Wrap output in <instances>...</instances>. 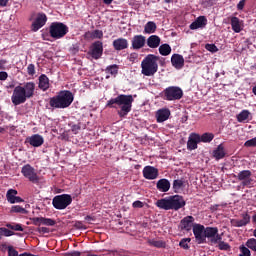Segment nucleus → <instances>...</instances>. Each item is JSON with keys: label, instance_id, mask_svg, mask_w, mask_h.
Instances as JSON below:
<instances>
[{"label": "nucleus", "instance_id": "obj_1", "mask_svg": "<svg viewBox=\"0 0 256 256\" xmlns=\"http://www.w3.org/2000/svg\"><path fill=\"white\" fill-rule=\"evenodd\" d=\"M133 95L120 94L116 98H111L107 101L106 107L110 109H117L120 107V110L117 111L119 117H127L131 113L133 107Z\"/></svg>", "mask_w": 256, "mask_h": 256}, {"label": "nucleus", "instance_id": "obj_2", "mask_svg": "<svg viewBox=\"0 0 256 256\" xmlns=\"http://www.w3.org/2000/svg\"><path fill=\"white\" fill-rule=\"evenodd\" d=\"M74 99L73 92L61 90L57 95L50 98L49 105L52 109H67V107H71Z\"/></svg>", "mask_w": 256, "mask_h": 256}, {"label": "nucleus", "instance_id": "obj_3", "mask_svg": "<svg viewBox=\"0 0 256 256\" xmlns=\"http://www.w3.org/2000/svg\"><path fill=\"white\" fill-rule=\"evenodd\" d=\"M69 33V27L63 22H52L49 26V32L42 30L41 37L43 41H51L52 39H63Z\"/></svg>", "mask_w": 256, "mask_h": 256}, {"label": "nucleus", "instance_id": "obj_4", "mask_svg": "<svg viewBox=\"0 0 256 256\" xmlns=\"http://www.w3.org/2000/svg\"><path fill=\"white\" fill-rule=\"evenodd\" d=\"M159 59H161V57L148 54L141 62L142 75H145V77H153V75L159 71V64L157 63Z\"/></svg>", "mask_w": 256, "mask_h": 256}, {"label": "nucleus", "instance_id": "obj_5", "mask_svg": "<svg viewBox=\"0 0 256 256\" xmlns=\"http://www.w3.org/2000/svg\"><path fill=\"white\" fill-rule=\"evenodd\" d=\"M160 97L164 101H179L183 99V89L179 86H169L160 93Z\"/></svg>", "mask_w": 256, "mask_h": 256}, {"label": "nucleus", "instance_id": "obj_6", "mask_svg": "<svg viewBox=\"0 0 256 256\" xmlns=\"http://www.w3.org/2000/svg\"><path fill=\"white\" fill-rule=\"evenodd\" d=\"M71 203H73V197L70 194L57 195L52 199V205L58 211L67 209Z\"/></svg>", "mask_w": 256, "mask_h": 256}, {"label": "nucleus", "instance_id": "obj_7", "mask_svg": "<svg viewBox=\"0 0 256 256\" xmlns=\"http://www.w3.org/2000/svg\"><path fill=\"white\" fill-rule=\"evenodd\" d=\"M205 242L209 239L211 245H217L219 241L223 240V237L219 234V228L206 227L204 230Z\"/></svg>", "mask_w": 256, "mask_h": 256}, {"label": "nucleus", "instance_id": "obj_8", "mask_svg": "<svg viewBox=\"0 0 256 256\" xmlns=\"http://www.w3.org/2000/svg\"><path fill=\"white\" fill-rule=\"evenodd\" d=\"M27 99L29 98L25 95V89L23 86H16L11 97L13 105H23Z\"/></svg>", "mask_w": 256, "mask_h": 256}, {"label": "nucleus", "instance_id": "obj_9", "mask_svg": "<svg viewBox=\"0 0 256 256\" xmlns=\"http://www.w3.org/2000/svg\"><path fill=\"white\" fill-rule=\"evenodd\" d=\"M47 19L48 18L46 13L39 12L31 24V31H33V33H37L39 29H42V27H45V25H47Z\"/></svg>", "mask_w": 256, "mask_h": 256}, {"label": "nucleus", "instance_id": "obj_10", "mask_svg": "<svg viewBox=\"0 0 256 256\" xmlns=\"http://www.w3.org/2000/svg\"><path fill=\"white\" fill-rule=\"evenodd\" d=\"M88 55L95 60L101 59L103 57V43L99 40L93 42L89 48Z\"/></svg>", "mask_w": 256, "mask_h": 256}, {"label": "nucleus", "instance_id": "obj_11", "mask_svg": "<svg viewBox=\"0 0 256 256\" xmlns=\"http://www.w3.org/2000/svg\"><path fill=\"white\" fill-rule=\"evenodd\" d=\"M21 173L26 177V179H29L31 183H39V176H37V173H35V168H33L30 164L24 165Z\"/></svg>", "mask_w": 256, "mask_h": 256}, {"label": "nucleus", "instance_id": "obj_12", "mask_svg": "<svg viewBox=\"0 0 256 256\" xmlns=\"http://www.w3.org/2000/svg\"><path fill=\"white\" fill-rule=\"evenodd\" d=\"M251 175H253L251 170H242L235 177L238 181H242V187H249L253 183Z\"/></svg>", "mask_w": 256, "mask_h": 256}, {"label": "nucleus", "instance_id": "obj_13", "mask_svg": "<svg viewBox=\"0 0 256 256\" xmlns=\"http://www.w3.org/2000/svg\"><path fill=\"white\" fill-rule=\"evenodd\" d=\"M205 229H206L205 226L201 224L193 225V234L195 236V239L198 245L205 243Z\"/></svg>", "mask_w": 256, "mask_h": 256}, {"label": "nucleus", "instance_id": "obj_14", "mask_svg": "<svg viewBox=\"0 0 256 256\" xmlns=\"http://www.w3.org/2000/svg\"><path fill=\"white\" fill-rule=\"evenodd\" d=\"M185 205H186V202L183 196L181 195L170 196V209L174 211H179V209H183Z\"/></svg>", "mask_w": 256, "mask_h": 256}, {"label": "nucleus", "instance_id": "obj_15", "mask_svg": "<svg viewBox=\"0 0 256 256\" xmlns=\"http://www.w3.org/2000/svg\"><path fill=\"white\" fill-rule=\"evenodd\" d=\"M142 173L144 179H148L149 181H153V179H157L159 177V169L153 166H145Z\"/></svg>", "mask_w": 256, "mask_h": 256}, {"label": "nucleus", "instance_id": "obj_16", "mask_svg": "<svg viewBox=\"0 0 256 256\" xmlns=\"http://www.w3.org/2000/svg\"><path fill=\"white\" fill-rule=\"evenodd\" d=\"M146 43L147 39L145 38V36L135 35L131 40V48L134 49V51H139V49H143V47H145Z\"/></svg>", "mask_w": 256, "mask_h": 256}, {"label": "nucleus", "instance_id": "obj_17", "mask_svg": "<svg viewBox=\"0 0 256 256\" xmlns=\"http://www.w3.org/2000/svg\"><path fill=\"white\" fill-rule=\"evenodd\" d=\"M232 227H247L251 223V216L248 213L242 214V219H232L230 221Z\"/></svg>", "mask_w": 256, "mask_h": 256}, {"label": "nucleus", "instance_id": "obj_18", "mask_svg": "<svg viewBox=\"0 0 256 256\" xmlns=\"http://www.w3.org/2000/svg\"><path fill=\"white\" fill-rule=\"evenodd\" d=\"M201 143L200 135L196 133L190 134L187 142V149L188 151H194V149H197V145Z\"/></svg>", "mask_w": 256, "mask_h": 256}, {"label": "nucleus", "instance_id": "obj_19", "mask_svg": "<svg viewBox=\"0 0 256 256\" xmlns=\"http://www.w3.org/2000/svg\"><path fill=\"white\" fill-rule=\"evenodd\" d=\"M195 218L193 216H186L180 221L181 231H191Z\"/></svg>", "mask_w": 256, "mask_h": 256}, {"label": "nucleus", "instance_id": "obj_20", "mask_svg": "<svg viewBox=\"0 0 256 256\" xmlns=\"http://www.w3.org/2000/svg\"><path fill=\"white\" fill-rule=\"evenodd\" d=\"M26 142L29 143L32 147H41V145L45 143V139H43V136L39 134H33L26 139Z\"/></svg>", "mask_w": 256, "mask_h": 256}, {"label": "nucleus", "instance_id": "obj_21", "mask_svg": "<svg viewBox=\"0 0 256 256\" xmlns=\"http://www.w3.org/2000/svg\"><path fill=\"white\" fill-rule=\"evenodd\" d=\"M115 51H123L129 48V40L125 38H118L112 42Z\"/></svg>", "mask_w": 256, "mask_h": 256}, {"label": "nucleus", "instance_id": "obj_22", "mask_svg": "<svg viewBox=\"0 0 256 256\" xmlns=\"http://www.w3.org/2000/svg\"><path fill=\"white\" fill-rule=\"evenodd\" d=\"M171 63L172 67L179 70L182 67H185V58L180 54H173L171 57Z\"/></svg>", "mask_w": 256, "mask_h": 256}, {"label": "nucleus", "instance_id": "obj_23", "mask_svg": "<svg viewBox=\"0 0 256 256\" xmlns=\"http://www.w3.org/2000/svg\"><path fill=\"white\" fill-rule=\"evenodd\" d=\"M171 117V110L168 108L160 109L156 112L157 123H165Z\"/></svg>", "mask_w": 256, "mask_h": 256}, {"label": "nucleus", "instance_id": "obj_24", "mask_svg": "<svg viewBox=\"0 0 256 256\" xmlns=\"http://www.w3.org/2000/svg\"><path fill=\"white\" fill-rule=\"evenodd\" d=\"M207 26V17L199 16L194 22L190 24V29L195 31V29H203Z\"/></svg>", "mask_w": 256, "mask_h": 256}, {"label": "nucleus", "instance_id": "obj_25", "mask_svg": "<svg viewBox=\"0 0 256 256\" xmlns=\"http://www.w3.org/2000/svg\"><path fill=\"white\" fill-rule=\"evenodd\" d=\"M156 189H158V191L161 193H167V191L171 189V182L165 178H162L156 183Z\"/></svg>", "mask_w": 256, "mask_h": 256}, {"label": "nucleus", "instance_id": "obj_26", "mask_svg": "<svg viewBox=\"0 0 256 256\" xmlns=\"http://www.w3.org/2000/svg\"><path fill=\"white\" fill-rule=\"evenodd\" d=\"M238 123H249L253 119L249 110H242L237 116Z\"/></svg>", "mask_w": 256, "mask_h": 256}, {"label": "nucleus", "instance_id": "obj_27", "mask_svg": "<svg viewBox=\"0 0 256 256\" xmlns=\"http://www.w3.org/2000/svg\"><path fill=\"white\" fill-rule=\"evenodd\" d=\"M38 88L41 90V91H48L49 90V87H50V84H49V77H47V75L45 74H42L39 76L38 78Z\"/></svg>", "mask_w": 256, "mask_h": 256}, {"label": "nucleus", "instance_id": "obj_28", "mask_svg": "<svg viewBox=\"0 0 256 256\" xmlns=\"http://www.w3.org/2000/svg\"><path fill=\"white\" fill-rule=\"evenodd\" d=\"M22 89H24L25 96L31 99L35 95V82H26Z\"/></svg>", "mask_w": 256, "mask_h": 256}, {"label": "nucleus", "instance_id": "obj_29", "mask_svg": "<svg viewBox=\"0 0 256 256\" xmlns=\"http://www.w3.org/2000/svg\"><path fill=\"white\" fill-rule=\"evenodd\" d=\"M146 43L150 49H157L161 45V38L157 35H151L147 38Z\"/></svg>", "mask_w": 256, "mask_h": 256}, {"label": "nucleus", "instance_id": "obj_30", "mask_svg": "<svg viewBox=\"0 0 256 256\" xmlns=\"http://www.w3.org/2000/svg\"><path fill=\"white\" fill-rule=\"evenodd\" d=\"M156 206L159 209H164V211H170L171 210V202L170 198H162L156 202Z\"/></svg>", "mask_w": 256, "mask_h": 256}, {"label": "nucleus", "instance_id": "obj_31", "mask_svg": "<svg viewBox=\"0 0 256 256\" xmlns=\"http://www.w3.org/2000/svg\"><path fill=\"white\" fill-rule=\"evenodd\" d=\"M85 39H103L102 30L88 31L84 34Z\"/></svg>", "mask_w": 256, "mask_h": 256}, {"label": "nucleus", "instance_id": "obj_32", "mask_svg": "<svg viewBox=\"0 0 256 256\" xmlns=\"http://www.w3.org/2000/svg\"><path fill=\"white\" fill-rule=\"evenodd\" d=\"M213 157L216 161L225 157V147H223L222 144L218 145V147L213 151Z\"/></svg>", "mask_w": 256, "mask_h": 256}, {"label": "nucleus", "instance_id": "obj_33", "mask_svg": "<svg viewBox=\"0 0 256 256\" xmlns=\"http://www.w3.org/2000/svg\"><path fill=\"white\" fill-rule=\"evenodd\" d=\"M230 24L234 33H241V21L239 20L238 17H232Z\"/></svg>", "mask_w": 256, "mask_h": 256}, {"label": "nucleus", "instance_id": "obj_34", "mask_svg": "<svg viewBox=\"0 0 256 256\" xmlns=\"http://www.w3.org/2000/svg\"><path fill=\"white\" fill-rule=\"evenodd\" d=\"M148 245H150V247H156V249H165V247H167V243H165V241L155 239H149Z\"/></svg>", "mask_w": 256, "mask_h": 256}, {"label": "nucleus", "instance_id": "obj_35", "mask_svg": "<svg viewBox=\"0 0 256 256\" xmlns=\"http://www.w3.org/2000/svg\"><path fill=\"white\" fill-rule=\"evenodd\" d=\"M172 187L174 193H181L185 187V182L181 179L174 180Z\"/></svg>", "mask_w": 256, "mask_h": 256}, {"label": "nucleus", "instance_id": "obj_36", "mask_svg": "<svg viewBox=\"0 0 256 256\" xmlns=\"http://www.w3.org/2000/svg\"><path fill=\"white\" fill-rule=\"evenodd\" d=\"M157 31V24L153 21H149L144 26V33L151 35V33H155Z\"/></svg>", "mask_w": 256, "mask_h": 256}, {"label": "nucleus", "instance_id": "obj_37", "mask_svg": "<svg viewBox=\"0 0 256 256\" xmlns=\"http://www.w3.org/2000/svg\"><path fill=\"white\" fill-rule=\"evenodd\" d=\"M160 55L163 57H167V55H171V46L169 44H162L158 49Z\"/></svg>", "mask_w": 256, "mask_h": 256}, {"label": "nucleus", "instance_id": "obj_38", "mask_svg": "<svg viewBox=\"0 0 256 256\" xmlns=\"http://www.w3.org/2000/svg\"><path fill=\"white\" fill-rule=\"evenodd\" d=\"M105 71L109 75H113L115 77L119 73V66L117 64L107 66Z\"/></svg>", "mask_w": 256, "mask_h": 256}, {"label": "nucleus", "instance_id": "obj_39", "mask_svg": "<svg viewBox=\"0 0 256 256\" xmlns=\"http://www.w3.org/2000/svg\"><path fill=\"white\" fill-rule=\"evenodd\" d=\"M10 213H20L21 215H27L28 211L20 205H14L11 207Z\"/></svg>", "mask_w": 256, "mask_h": 256}, {"label": "nucleus", "instance_id": "obj_40", "mask_svg": "<svg viewBox=\"0 0 256 256\" xmlns=\"http://www.w3.org/2000/svg\"><path fill=\"white\" fill-rule=\"evenodd\" d=\"M215 138L213 133H204L200 136V143H211V140Z\"/></svg>", "mask_w": 256, "mask_h": 256}, {"label": "nucleus", "instance_id": "obj_41", "mask_svg": "<svg viewBox=\"0 0 256 256\" xmlns=\"http://www.w3.org/2000/svg\"><path fill=\"white\" fill-rule=\"evenodd\" d=\"M17 190L15 189H9L6 193V198L8 203H12L15 197H17Z\"/></svg>", "mask_w": 256, "mask_h": 256}, {"label": "nucleus", "instance_id": "obj_42", "mask_svg": "<svg viewBox=\"0 0 256 256\" xmlns=\"http://www.w3.org/2000/svg\"><path fill=\"white\" fill-rule=\"evenodd\" d=\"M12 235H15V232L5 228L0 227V238L3 239V237H12Z\"/></svg>", "mask_w": 256, "mask_h": 256}, {"label": "nucleus", "instance_id": "obj_43", "mask_svg": "<svg viewBox=\"0 0 256 256\" xmlns=\"http://www.w3.org/2000/svg\"><path fill=\"white\" fill-rule=\"evenodd\" d=\"M190 243H191V238H183L179 242V247L187 251L190 249V246H189Z\"/></svg>", "mask_w": 256, "mask_h": 256}, {"label": "nucleus", "instance_id": "obj_44", "mask_svg": "<svg viewBox=\"0 0 256 256\" xmlns=\"http://www.w3.org/2000/svg\"><path fill=\"white\" fill-rule=\"evenodd\" d=\"M42 225H46V227H55V225H57V221L52 218L42 217Z\"/></svg>", "mask_w": 256, "mask_h": 256}, {"label": "nucleus", "instance_id": "obj_45", "mask_svg": "<svg viewBox=\"0 0 256 256\" xmlns=\"http://www.w3.org/2000/svg\"><path fill=\"white\" fill-rule=\"evenodd\" d=\"M6 227L7 229H11L12 231H23V226H21V224L7 223Z\"/></svg>", "mask_w": 256, "mask_h": 256}, {"label": "nucleus", "instance_id": "obj_46", "mask_svg": "<svg viewBox=\"0 0 256 256\" xmlns=\"http://www.w3.org/2000/svg\"><path fill=\"white\" fill-rule=\"evenodd\" d=\"M246 247L248 249H251V251H254L256 253V239L255 238H250L246 242Z\"/></svg>", "mask_w": 256, "mask_h": 256}, {"label": "nucleus", "instance_id": "obj_47", "mask_svg": "<svg viewBox=\"0 0 256 256\" xmlns=\"http://www.w3.org/2000/svg\"><path fill=\"white\" fill-rule=\"evenodd\" d=\"M2 247H4L5 249L8 248V256H19V252L17 250H15V248H13V246L7 247V244H2Z\"/></svg>", "mask_w": 256, "mask_h": 256}, {"label": "nucleus", "instance_id": "obj_48", "mask_svg": "<svg viewBox=\"0 0 256 256\" xmlns=\"http://www.w3.org/2000/svg\"><path fill=\"white\" fill-rule=\"evenodd\" d=\"M240 254L239 256H251V250L249 247H245L244 245L240 246Z\"/></svg>", "mask_w": 256, "mask_h": 256}, {"label": "nucleus", "instance_id": "obj_49", "mask_svg": "<svg viewBox=\"0 0 256 256\" xmlns=\"http://www.w3.org/2000/svg\"><path fill=\"white\" fill-rule=\"evenodd\" d=\"M218 247L220 251H229V249H231V246L227 242L221 240L218 242Z\"/></svg>", "mask_w": 256, "mask_h": 256}, {"label": "nucleus", "instance_id": "obj_50", "mask_svg": "<svg viewBox=\"0 0 256 256\" xmlns=\"http://www.w3.org/2000/svg\"><path fill=\"white\" fill-rule=\"evenodd\" d=\"M31 221L33 225H36L37 227H41V225H43V217H34L31 218Z\"/></svg>", "mask_w": 256, "mask_h": 256}, {"label": "nucleus", "instance_id": "obj_51", "mask_svg": "<svg viewBox=\"0 0 256 256\" xmlns=\"http://www.w3.org/2000/svg\"><path fill=\"white\" fill-rule=\"evenodd\" d=\"M206 49L210 51V53H217V51H219V48H217L215 44H206Z\"/></svg>", "mask_w": 256, "mask_h": 256}, {"label": "nucleus", "instance_id": "obj_52", "mask_svg": "<svg viewBox=\"0 0 256 256\" xmlns=\"http://www.w3.org/2000/svg\"><path fill=\"white\" fill-rule=\"evenodd\" d=\"M37 233H40V235H45L47 233H51V229L47 228V227H38L36 229Z\"/></svg>", "mask_w": 256, "mask_h": 256}, {"label": "nucleus", "instance_id": "obj_53", "mask_svg": "<svg viewBox=\"0 0 256 256\" xmlns=\"http://www.w3.org/2000/svg\"><path fill=\"white\" fill-rule=\"evenodd\" d=\"M244 147H256V137L246 141Z\"/></svg>", "mask_w": 256, "mask_h": 256}, {"label": "nucleus", "instance_id": "obj_54", "mask_svg": "<svg viewBox=\"0 0 256 256\" xmlns=\"http://www.w3.org/2000/svg\"><path fill=\"white\" fill-rule=\"evenodd\" d=\"M27 73L28 75H30L31 77H33V75H35V64H29L27 67Z\"/></svg>", "mask_w": 256, "mask_h": 256}, {"label": "nucleus", "instance_id": "obj_55", "mask_svg": "<svg viewBox=\"0 0 256 256\" xmlns=\"http://www.w3.org/2000/svg\"><path fill=\"white\" fill-rule=\"evenodd\" d=\"M132 207H134V209H143L144 204L143 202L136 200L133 202Z\"/></svg>", "mask_w": 256, "mask_h": 256}, {"label": "nucleus", "instance_id": "obj_56", "mask_svg": "<svg viewBox=\"0 0 256 256\" xmlns=\"http://www.w3.org/2000/svg\"><path fill=\"white\" fill-rule=\"evenodd\" d=\"M74 227H75V229H87L85 224H83V222H81V221H76L74 224Z\"/></svg>", "mask_w": 256, "mask_h": 256}, {"label": "nucleus", "instance_id": "obj_57", "mask_svg": "<svg viewBox=\"0 0 256 256\" xmlns=\"http://www.w3.org/2000/svg\"><path fill=\"white\" fill-rule=\"evenodd\" d=\"M245 3H246V0H240L239 3L237 4V10L243 11V9H245Z\"/></svg>", "mask_w": 256, "mask_h": 256}, {"label": "nucleus", "instance_id": "obj_58", "mask_svg": "<svg viewBox=\"0 0 256 256\" xmlns=\"http://www.w3.org/2000/svg\"><path fill=\"white\" fill-rule=\"evenodd\" d=\"M9 77V74L5 71L0 72V81H7V78Z\"/></svg>", "mask_w": 256, "mask_h": 256}, {"label": "nucleus", "instance_id": "obj_59", "mask_svg": "<svg viewBox=\"0 0 256 256\" xmlns=\"http://www.w3.org/2000/svg\"><path fill=\"white\" fill-rule=\"evenodd\" d=\"M79 131H81V125H79V124H74V125L72 126V132L75 133V134H77V133H79Z\"/></svg>", "mask_w": 256, "mask_h": 256}, {"label": "nucleus", "instance_id": "obj_60", "mask_svg": "<svg viewBox=\"0 0 256 256\" xmlns=\"http://www.w3.org/2000/svg\"><path fill=\"white\" fill-rule=\"evenodd\" d=\"M139 57V54L137 53H131L129 56V61H131L132 63L137 61V58Z\"/></svg>", "mask_w": 256, "mask_h": 256}, {"label": "nucleus", "instance_id": "obj_61", "mask_svg": "<svg viewBox=\"0 0 256 256\" xmlns=\"http://www.w3.org/2000/svg\"><path fill=\"white\" fill-rule=\"evenodd\" d=\"M25 200H23V198L19 197V196H15V198L12 200V202H10L11 204H15V203H23Z\"/></svg>", "mask_w": 256, "mask_h": 256}, {"label": "nucleus", "instance_id": "obj_62", "mask_svg": "<svg viewBox=\"0 0 256 256\" xmlns=\"http://www.w3.org/2000/svg\"><path fill=\"white\" fill-rule=\"evenodd\" d=\"M65 256H81V252L79 251L67 252Z\"/></svg>", "mask_w": 256, "mask_h": 256}, {"label": "nucleus", "instance_id": "obj_63", "mask_svg": "<svg viewBox=\"0 0 256 256\" xmlns=\"http://www.w3.org/2000/svg\"><path fill=\"white\" fill-rule=\"evenodd\" d=\"M5 65H7V60L2 59L0 60V70H5Z\"/></svg>", "mask_w": 256, "mask_h": 256}, {"label": "nucleus", "instance_id": "obj_64", "mask_svg": "<svg viewBox=\"0 0 256 256\" xmlns=\"http://www.w3.org/2000/svg\"><path fill=\"white\" fill-rule=\"evenodd\" d=\"M9 0H0V7H7Z\"/></svg>", "mask_w": 256, "mask_h": 256}]
</instances>
